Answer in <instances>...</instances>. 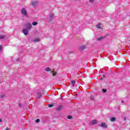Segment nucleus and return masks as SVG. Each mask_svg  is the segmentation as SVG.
<instances>
[{"label": "nucleus", "mask_w": 130, "mask_h": 130, "mask_svg": "<svg viewBox=\"0 0 130 130\" xmlns=\"http://www.w3.org/2000/svg\"><path fill=\"white\" fill-rule=\"evenodd\" d=\"M18 106H19V107H22V104H19Z\"/></svg>", "instance_id": "obj_26"}, {"label": "nucleus", "mask_w": 130, "mask_h": 130, "mask_svg": "<svg viewBox=\"0 0 130 130\" xmlns=\"http://www.w3.org/2000/svg\"><path fill=\"white\" fill-rule=\"evenodd\" d=\"M54 14H51L49 18V23H51V22L53 21V19H54Z\"/></svg>", "instance_id": "obj_2"}, {"label": "nucleus", "mask_w": 130, "mask_h": 130, "mask_svg": "<svg viewBox=\"0 0 130 130\" xmlns=\"http://www.w3.org/2000/svg\"><path fill=\"white\" fill-rule=\"evenodd\" d=\"M98 122V121H97L96 120H92L89 122V124L90 125H94V124H96Z\"/></svg>", "instance_id": "obj_5"}, {"label": "nucleus", "mask_w": 130, "mask_h": 130, "mask_svg": "<svg viewBox=\"0 0 130 130\" xmlns=\"http://www.w3.org/2000/svg\"><path fill=\"white\" fill-rule=\"evenodd\" d=\"M21 14L23 15L24 17H25V18H28L29 17V15H28V12H27V11L25 8H22Z\"/></svg>", "instance_id": "obj_1"}, {"label": "nucleus", "mask_w": 130, "mask_h": 130, "mask_svg": "<svg viewBox=\"0 0 130 130\" xmlns=\"http://www.w3.org/2000/svg\"><path fill=\"white\" fill-rule=\"evenodd\" d=\"M94 0H89L90 3H94Z\"/></svg>", "instance_id": "obj_25"}, {"label": "nucleus", "mask_w": 130, "mask_h": 130, "mask_svg": "<svg viewBox=\"0 0 130 130\" xmlns=\"http://www.w3.org/2000/svg\"><path fill=\"white\" fill-rule=\"evenodd\" d=\"M4 38H5V36L0 35V39H4Z\"/></svg>", "instance_id": "obj_18"}, {"label": "nucleus", "mask_w": 130, "mask_h": 130, "mask_svg": "<svg viewBox=\"0 0 130 130\" xmlns=\"http://www.w3.org/2000/svg\"><path fill=\"white\" fill-rule=\"evenodd\" d=\"M2 47H2V46H0V50H1V49H2Z\"/></svg>", "instance_id": "obj_28"}, {"label": "nucleus", "mask_w": 130, "mask_h": 130, "mask_svg": "<svg viewBox=\"0 0 130 130\" xmlns=\"http://www.w3.org/2000/svg\"><path fill=\"white\" fill-rule=\"evenodd\" d=\"M3 97H4V95H1V98H3Z\"/></svg>", "instance_id": "obj_29"}, {"label": "nucleus", "mask_w": 130, "mask_h": 130, "mask_svg": "<svg viewBox=\"0 0 130 130\" xmlns=\"http://www.w3.org/2000/svg\"><path fill=\"white\" fill-rule=\"evenodd\" d=\"M38 5V1L37 0L31 2V6L34 7H36Z\"/></svg>", "instance_id": "obj_3"}, {"label": "nucleus", "mask_w": 130, "mask_h": 130, "mask_svg": "<svg viewBox=\"0 0 130 130\" xmlns=\"http://www.w3.org/2000/svg\"><path fill=\"white\" fill-rule=\"evenodd\" d=\"M91 100H94V96L91 95L90 97Z\"/></svg>", "instance_id": "obj_20"}, {"label": "nucleus", "mask_w": 130, "mask_h": 130, "mask_svg": "<svg viewBox=\"0 0 130 130\" xmlns=\"http://www.w3.org/2000/svg\"><path fill=\"white\" fill-rule=\"evenodd\" d=\"M41 98V93L39 92L37 94V97L36 98L39 99Z\"/></svg>", "instance_id": "obj_8"}, {"label": "nucleus", "mask_w": 130, "mask_h": 130, "mask_svg": "<svg viewBox=\"0 0 130 130\" xmlns=\"http://www.w3.org/2000/svg\"><path fill=\"white\" fill-rule=\"evenodd\" d=\"M3 121V119H0V122H2Z\"/></svg>", "instance_id": "obj_27"}, {"label": "nucleus", "mask_w": 130, "mask_h": 130, "mask_svg": "<svg viewBox=\"0 0 130 130\" xmlns=\"http://www.w3.org/2000/svg\"><path fill=\"white\" fill-rule=\"evenodd\" d=\"M107 90L106 89H103V93H106V92H107Z\"/></svg>", "instance_id": "obj_22"}, {"label": "nucleus", "mask_w": 130, "mask_h": 130, "mask_svg": "<svg viewBox=\"0 0 130 130\" xmlns=\"http://www.w3.org/2000/svg\"><path fill=\"white\" fill-rule=\"evenodd\" d=\"M103 39V37H101L98 39V41L102 40Z\"/></svg>", "instance_id": "obj_19"}, {"label": "nucleus", "mask_w": 130, "mask_h": 130, "mask_svg": "<svg viewBox=\"0 0 130 130\" xmlns=\"http://www.w3.org/2000/svg\"><path fill=\"white\" fill-rule=\"evenodd\" d=\"M45 71L46 72H50V71H51V69L49 68V67H48L45 69Z\"/></svg>", "instance_id": "obj_10"}, {"label": "nucleus", "mask_w": 130, "mask_h": 130, "mask_svg": "<svg viewBox=\"0 0 130 130\" xmlns=\"http://www.w3.org/2000/svg\"><path fill=\"white\" fill-rule=\"evenodd\" d=\"M71 83H72V84H72V86H73V87H75V83H76V81H75V80H72V81H71Z\"/></svg>", "instance_id": "obj_12"}, {"label": "nucleus", "mask_w": 130, "mask_h": 130, "mask_svg": "<svg viewBox=\"0 0 130 130\" xmlns=\"http://www.w3.org/2000/svg\"><path fill=\"white\" fill-rule=\"evenodd\" d=\"M84 48H85V46H81L80 47V49L82 50L84 49Z\"/></svg>", "instance_id": "obj_21"}, {"label": "nucleus", "mask_w": 130, "mask_h": 130, "mask_svg": "<svg viewBox=\"0 0 130 130\" xmlns=\"http://www.w3.org/2000/svg\"><path fill=\"white\" fill-rule=\"evenodd\" d=\"M96 28L98 29H101V23H99L96 25Z\"/></svg>", "instance_id": "obj_9"}, {"label": "nucleus", "mask_w": 130, "mask_h": 130, "mask_svg": "<svg viewBox=\"0 0 130 130\" xmlns=\"http://www.w3.org/2000/svg\"><path fill=\"white\" fill-rule=\"evenodd\" d=\"M37 24H38L37 22H32L33 26H36V25H37Z\"/></svg>", "instance_id": "obj_17"}, {"label": "nucleus", "mask_w": 130, "mask_h": 130, "mask_svg": "<svg viewBox=\"0 0 130 130\" xmlns=\"http://www.w3.org/2000/svg\"><path fill=\"white\" fill-rule=\"evenodd\" d=\"M123 102H124V101H121V103H123Z\"/></svg>", "instance_id": "obj_30"}, {"label": "nucleus", "mask_w": 130, "mask_h": 130, "mask_svg": "<svg viewBox=\"0 0 130 130\" xmlns=\"http://www.w3.org/2000/svg\"><path fill=\"white\" fill-rule=\"evenodd\" d=\"M101 80H103V78H101Z\"/></svg>", "instance_id": "obj_31"}, {"label": "nucleus", "mask_w": 130, "mask_h": 130, "mask_svg": "<svg viewBox=\"0 0 130 130\" xmlns=\"http://www.w3.org/2000/svg\"><path fill=\"white\" fill-rule=\"evenodd\" d=\"M6 130H9V128L6 129Z\"/></svg>", "instance_id": "obj_32"}, {"label": "nucleus", "mask_w": 130, "mask_h": 130, "mask_svg": "<svg viewBox=\"0 0 130 130\" xmlns=\"http://www.w3.org/2000/svg\"><path fill=\"white\" fill-rule=\"evenodd\" d=\"M27 30H30L32 28V24L31 23H28L25 25Z\"/></svg>", "instance_id": "obj_4"}, {"label": "nucleus", "mask_w": 130, "mask_h": 130, "mask_svg": "<svg viewBox=\"0 0 130 130\" xmlns=\"http://www.w3.org/2000/svg\"><path fill=\"white\" fill-rule=\"evenodd\" d=\"M68 119H72V118H73V117L71 115H69L67 117Z\"/></svg>", "instance_id": "obj_15"}, {"label": "nucleus", "mask_w": 130, "mask_h": 130, "mask_svg": "<svg viewBox=\"0 0 130 130\" xmlns=\"http://www.w3.org/2000/svg\"><path fill=\"white\" fill-rule=\"evenodd\" d=\"M101 126H102V127H104L105 128H107V125H106V123H105V122H103L102 123Z\"/></svg>", "instance_id": "obj_7"}, {"label": "nucleus", "mask_w": 130, "mask_h": 130, "mask_svg": "<svg viewBox=\"0 0 130 130\" xmlns=\"http://www.w3.org/2000/svg\"><path fill=\"white\" fill-rule=\"evenodd\" d=\"M28 30L27 29H23L22 30V33L25 35V36H27L28 35Z\"/></svg>", "instance_id": "obj_6"}, {"label": "nucleus", "mask_w": 130, "mask_h": 130, "mask_svg": "<svg viewBox=\"0 0 130 130\" xmlns=\"http://www.w3.org/2000/svg\"><path fill=\"white\" fill-rule=\"evenodd\" d=\"M49 107H53V104L49 105Z\"/></svg>", "instance_id": "obj_24"}, {"label": "nucleus", "mask_w": 130, "mask_h": 130, "mask_svg": "<svg viewBox=\"0 0 130 130\" xmlns=\"http://www.w3.org/2000/svg\"><path fill=\"white\" fill-rule=\"evenodd\" d=\"M116 119V118H114V117H112L110 119L111 121H114Z\"/></svg>", "instance_id": "obj_14"}, {"label": "nucleus", "mask_w": 130, "mask_h": 130, "mask_svg": "<svg viewBox=\"0 0 130 130\" xmlns=\"http://www.w3.org/2000/svg\"><path fill=\"white\" fill-rule=\"evenodd\" d=\"M56 74H57L56 71H55L54 70H53L52 71V75H53V76H56Z\"/></svg>", "instance_id": "obj_13"}, {"label": "nucleus", "mask_w": 130, "mask_h": 130, "mask_svg": "<svg viewBox=\"0 0 130 130\" xmlns=\"http://www.w3.org/2000/svg\"><path fill=\"white\" fill-rule=\"evenodd\" d=\"M39 121H40V120L39 119H37L36 120V122L37 123H38V122H39Z\"/></svg>", "instance_id": "obj_23"}, {"label": "nucleus", "mask_w": 130, "mask_h": 130, "mask_svg": "<svg viewBox=\"0 0 130 130\" xmlns=\"http://www.w3.org/2000/svg\"><path fill=\"white\" fill-rule=\"evenodd\" d=\"M62 108V106H59L57 108L56 110H60V109Z\"/></svg>", "instance_id": "obj_11"}, {"label": "nucleus", "mask_w": 130, "mask_h": 130, "mask_svg": "<svg viewBox=\"0 0 130 130\" xmlns=\"http://www.w3.org/2000/svg\"><path fill=\"white\" fill-rule=\"evenodd\" d=\"M34 41L35 42H39V41H40V40L39 39H35Z\"/></svg>", "instance_id": "obj_16"}]
</instances>
